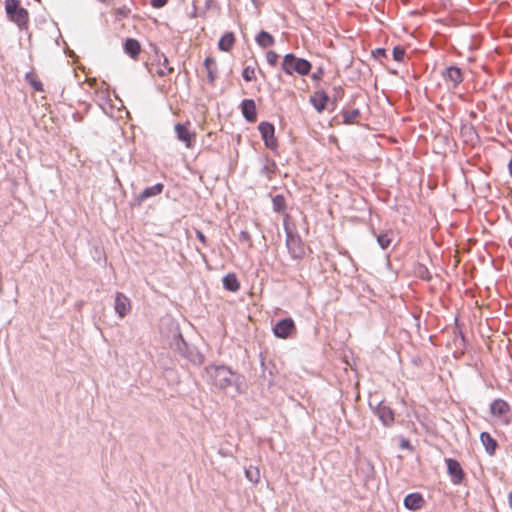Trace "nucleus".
Returning <instances> with one entry per match:
<instances>
[{"mask_svg": "<svg viewBox=\"0 0 512 512\" xmlns=\"http://www.w3.org/2000/svg\"><path fill=\"white\" fill-rule=\"evenodd\" d=\"M205 372L209 378L210 384L220 391L234 387L236 392L241 394L246 390L244 377L233 372L225 365L207 366Z\"/></svg>", "mask_w": 512, "mask_h": 512, "instance_id": "nucleus-1", "label": "nucleus"}, {"mask_svg": "<svg viewBox=\"0 0 512 512\" xmlns=\"http://www.w3.org/2000/svg\"><path fill=\"white\" fill-rule=\"evenodd\" d=\"M282 70L287 75L298 74L306 76L310 73L312 65L303 58L296 57L294 54H286L281 64Z\"/></svg>", "mask_w": 512, "mask_h": 512, "instance_id": "nucleus-2", "label": "nucleus"}, {"mask_svg": "<svg viewBox=\"0 0 512 512\" xmlns=\"http://www.w3.org/2000/svg\"><path fill=\"white\" fill-rule=\"evenodd\" d=\"M5 11L9 20L15 23L20 29L27 27L29 13L25 8L20 6L19 0H6Z\"/></svg>", "mask_w": 512, "mask_h": 512, "instance_id": "nucleus-3", "label": "nucleus"}, {"mask_svg": "<svg viewBox=\"0 0 512 512\" xmlns=\"http://www.w3.org/2000/svg\"><path fill=\"white\" fill-rule=\"evenodd\" d=\"M509 412H510L509 404L502 399H496L490 405V413L492 414V416L494 418L498 419V421L500 423H503L506 425L509 424V422H510Z\"/></svg>", "mask_w": 512, "mask_h": 512, "instance_id": "nucleus-4", "label": "nucleus"}, {"mask_svg": "<svg viewBox=\"0 0 512 512\" xmlns=\"http://www.w3.org/2000/svg\"><path fill=\"white\" fill-rule=\"evenodd\" d=\"M286 245L293 258H301L305 254L304 245L297 234L286 227Z\"/></svg>", "mask_w": 512, "mask_h": 512, "instance_id": "nucleus-5", "label": "nucleus"}, {"mask_svg": "<svg viewBox=\"0 0 512 512\" xmlns=\"http://www.w3.org/2000/svg\"><path fill=\"white\" fill-rule=\"evenodd\" d=\"M296 331L294 321L291 318L280 320L273 327L274 335L281 339H287Z\"/></svg>", "mask_w": 512, "mask_h": 512, "instance_id": "nucleus-6", "label": "nucleus"}, {"mask_svg": "<svg viewBox=\"0 0 512 512\" xmlns=\"http://www.w3.org/2000/svg\"><path fill=\"white\" fill-rule=\"evenodd\" d=\"M131 301L122 292H117L114 299V310L119 318H124L131 312Z\"/></svg>", "mask_w": 512, "mask_h": 512, "instance_id": "nucleus-7", "label": "nucleus"}, {"mask_svg": "<svg viewBox=\"0 0 512 512\" xmlns=\"http://www.w3.org/2000/svg\"><path fill=\"white\" fill-rule=\"evenodd\" d=\"M258 129L266 147L270 149L276 148L277 141L274 136V126L268 122H261Z\"/></svg>", "mask_w": 512, "mask_h": 512, "instance_id": "nucleus-8", "label": "nucleus"}, {"mask_svg": "<svg viewBox=\"0 0 512 512\" xmlns=\"http://www.w3.org/2000/svg\"><path fill=\"white\" fill-rule=\"evenodd\" d=\"M443 78L448 86L457 87L463 81V75L460 68L456 66L447 67L443 72Z\"/></svg>", "mask_w": 512, "mask_h": 512, "instance_id": "nucleus-9", "label": "nucleus"}, {"mask_svg": "<svg viewBox=\"0 0 512 512\" xmlns=\"http://www.w3.org/2000/svg\"><path fill=\"white\" fill-rule=\"evenodd\" d=\"M447 471L454 484H460L464 478V472L458 461L454 459H446Z\"/></svg>", "mask_w": 512, "mask_h": 512, "instance_id": "nucleus-10", "label": "nucleus"}, {"mask_svg": "<svg viewBox=\"0 0 512 512\" xmlns=\"http://www.w3.org/2000/svg\"><path fill=\"white\" fill-rule=\"evenodd\" d=\"M175 132L179 141L185 143L187 148L193 147V141L195 139V133H191L186 125L176 124Z\"/></svg>", "mask_w": 512, "mask_h": 512, "instance_id": "nucleus-11", "label": "nucleus"}, {"mask_svg": "<svg viewBox=\"0 0 512 512\" xmlns=\"http://www.w3.org/2000/svg\"><path fill=\"white\" fill-rule=\"evenodd\" d=\"M329 97L324 90H317L310 97V103L318 113H322L328 103Z\"/></svg>", "mask_w": 512, "mask_h": 512, "instance_id": "nucleus-12", "label": "nucleus"}, {"mask_svg": "<svg viewBox=\"0 0 512 512\" xmlns=\"http://www.w3.org/2000/svg\"><path fill=\"white\" fill-rule=\"evenodd\" d=\"M423 504L424 499L419 493H411L404 498V506L412 511L419 510Z\"/></svg>", "mask_w": 512, "mask_h": 512, "instance_id": "nucleus-13", "label": "nucleus"}, {"mask_svg": "<svg viewBox=\"0 0 512 512\" xmlns=\"http://www.w3.org/2000/svg\"><path fill=\"white\" fill-rule=\"evenodd\" d=\"M163 189H164V185L161 184V183H157V184H155V185H153L151 187H147V188H145L143 190L142 193H140L136 197V200L140 204L141 202H143L147 198H150V197L157 196V195L161 194Z\"/></svg>", "mask_w": 512, "mask_h": 512, "instance_id": "nucleus-14", "label": "nucleus"}, {"mask_svg": "<svg viewBox=\"0 0 512 512\" xmlns=\"http://www.w3.org/2000/svg\"><path fill=\"white\" fill-rule=\"evenodd\" d=\"M242 113L243 116L249 122H253L256 120V105L255 102L251 99H246L242 102Z\"/></svg>", "mask_w": 512, "mask_h": 512, "instance_id": "nucleus-15", "label": "nucleus"}, {"mask_svg": "<svg viewBox=\"0 0 512 512\" xmlns=\"http://www.w3.org/2000/svg\"><path fill=\"white\" fill-rule=\"evenodd\" d=\"M124 51L130 57L135 59L141 52L140 43L136 39L128 38L124 43Z\"/></svg>", "mask_w": 512, "mask_h": 512, "instance_id": "nucleus-16", "label": "nucleus"}, {"mask_svg": "<svg viewBox=\"0 0 512 512\" xmlns=\"http://www.w3.org/2000/svg\"><path fill=\"white\" fill-rule=\"evenodd\" d=\"M481 443L483 444L486 452L489 455H493L495 453V450L497 448V442L494 438L491 437V435L487 432H482L480 435Z\"/></svg>", "mask_w": 512, "mask_h": 512, "instance_id": "nucleus-17", "label": "nucleus"}, {"mask_svg": "<svg viewBox=\"0 0 512 512\" xmlns=\"http://www.w3.org/2000/svg\"><path fill=\"white\" fill-rule=\"evenodd\" d=\"M207 77L210 83H213L217 77V63L214 58L207 57L204 61Z\"/></svg>", "mask_w": 512, "mask_h": 512, "instance_id": "nucleus-18", "label": "nucleus"}, {"mask_svg": "<svg viewBox=\"0 0 512 512\" xmlns=\"http://www.w3.org/2000/svg\"><path fill=\"white\" fill-rule=\"evenodd\" d=\"M377 415L384 425H390L394 420L393 411L386 406H379L377 409Z\"/></svg>", "mask_w": 512, "mask_h": 512, "instance_id": "nucleus-19", "label": "nucleus"}, {"mask_svg": "<svg viewBox=\"0 0 512 512\" xmlns=\"http://www.w3.org/2000/svg\"><path fill=\"white\" fill-rule=\"evenodd\" d=\"M158 61L159 64L156 72L159 76H166L173 72V68L169 66L168 58L164 54L158 55Z\"/></svg>", "mask_w": 512, "mask_h": 512, "instance_id": "nucleus-20", "label": "nucleus"}, {"mask_svg": "<svg viewBox=\"0 0 512 512\" xmlns=\"http://www.w3.org/2000/svg\"><path fill=\"white\" fill-rule=\"evenodd\" d=\"M234 42H235L234 35H233V33L229 32V33L224 34L221 37V39L219 40V43H218V47L220 50L227 52L233 47Z\"/></svg>", "mask_w": 512, "mask_h": 512, "instance_id": "nucleus-21", "label": "nucleus"}, {"mask_svg": "<svg viewBox=\"0 0 512 512\" xmlns=\"http://www.w3.org/2000/svg\"><path fill=\"white\" fill-rule=\"evenodd\" d=\"M256 42L259 46L267 48L274 45L275 41L271 34L266 31H261L256 37Z\"/></svg>", "mask_w": 512, "mask_h": 512, "instance_id": "nucleus-22", "label": "nucleus"}, {"mask_svg": "<svg viewBox=\"0 0 512 512\" xmlns=\"http://www.w3.org/2000/svg\"><path fill=\"white\" fill-rule=\"evenodd\" d=\"M223 286L225 289L235 292L239 289L240 284L237 280V277L234 274H228L226 275L223 280Z\"/></svg>", "mask_w": 512, "mask_h": 512, "instance_id": "nucleus-23", "label": "nucleus"}, {"mask_svg": "<svg viewBox=\"0 0 512 512\" xmlns=\"http://www.w3.org/2000/svg\"><path fill=\"white\" fill-rule=\"evenodd\" d=\"M393 239V233L391 231H386L377 236V242L382 249H387Z\"/></svg>", "mask_w": 512, "mask_h": 512, "instance_id": "nucleus-24", "label": "nucleus"}, {"mask_svg": "<svg viewBox=\"0 0 512 512\" xmlns=\"http://www.w3.org/2000/svg\"><path fill=\"white\" fill-rule=\"evenodd\" d=\"M245 476L246 478L254 483L257 484L260 481V471L257 467L250 466L245 470Z\"/></svg>", "mask_w": 512, "mask_h": 512, "instance_id": "nucleus-25", "label": "nucleus"}, {"mask_svg": "<svg viewBox=\"0 0 512 512\" xmlns=\"http://www.w3.org/2000/svg\"><path fill=\"white\" fill-rule=\"evenodd\" d=\"M273 208L277 212H280L285 208V199L282 195H276L273 198Z\"/></svg>", "mask_w": 512, "mask_h": 512, "instance_id": "nucleus-26", "label": "nucleus"}, {"mask_svg": "<svg viewBox=\"0 0 512 512\" xmlns=\"http://www.w3.org/2000/svg\"><path fill=\"white\" fill-rule=\"evenodd\" d=\"M359 116V111L354 109L351 111H345L343 113V118L345 123H352Z\"/></svg>", "mask_w": 512, "mask_h": 512, "instance_id": "nucleus-27", "label": "nucleus"}, {"mask_svg": "<svg viewBox=\"0 0 512 512\" xmlns=\"http://www.w3.org/2000/svg\"><path fill=\"white\" fill-rule=\"evenodd\" d=\"M242 77L245 81L250 82L255 79V70L254 68L247 66L243 69Z\"/></svg>", "mask_w": 512, "mask_h": 512, "instance_id": "nucleus-28", "label": "nucleus"}, {"mask_svg": "<svg viewBox=\"0 0 512 512\" xmlns=\"http://www.w3.org/2000/svg\"><path fill=\"white\" fill-rule=\"evenodd\" d=\"M279 55L275 51H268L266 53V61L269 65L275 66L278 62Z\"/></svg>", "mask_w": 512, "mask_h": 512, "instance_id": "nucleus-29", "label": "nucleus"}, {"mask_svg": "<svg viewBox=\"0 0 512 512\" xmlns=\"http://www.w3.org/2000/svg\"><path fill=\"white\" fill-rule=\"evenodd\" d=\"M405 51L403 48L397 46L393 49V58L396 61H402L404 59Z\"/></svg>", "mask_w": 512, "mask_h": 512, "instance_id": "nucleus-30", "label": "nucleus"}, {"mask_svg": "<svg viewBox=\"0 0 512 512\" xmlns=\"http://www.w3.org/2000/svg\"><path fill=\"white\" fill-rule=\"evenodd\" d=\"M27 79L29 80L32 87L37 91H42L43 86L42 83L39 80H36L32 75L28 74Z\"/></svg>", "mask_w": 512, "mask_h": 512, "instance_id": "nucleus-31", "label": "nucleus"}, {"mask_svg": "<svg viewBox=\"0 0 512 512\" xmlns=\"http://www.w3.org/2000/svg\"><path fill=\"white\" fill-rule=\"evenodd\" d=\"M239 240L241 242L248 243L249 247L252 246L251 236H250L248 231H241L240 234H239Z\"/></svg>", "mask_w": 512, "mask_h": 512, "instance_id": "nucleus-32", "label": "nucleus"}, {"mask_svg": "<svg viewBox=\"0 0 512 512\" xmlns=\"http://www.w3.org/2000/svg\"><path fill=\"white\" fill-rule=\"evenodd\" d=\"M196 236L203 245H206V243H207L206 237L200 230L196 231Z\"/></svg>", "mask_w": 512, "mask_h": 512, "instance_id": "nucleus-33", "label": "nucleus"}, {"mask_svg": "<svg viewBox=\"0 0 512 512\" xmlns=\"http://www.w3.org/2000/svg\"><path fill=\"white\" fill-rule=\"evenodd\" d=\"M167 0H151V3L154 7H162L166 4Z\"/></svg>", "mask_w": 512, "mask_h": 512, "instance_id": "nucleus-34", "label": "nucleus"}, {"mask_svg": "<svg viewBox=\"0 0 512 512\" xmlns=\"http://www.w3.org/2000/svg\"><path fill=\"white\" fill-rule=\"evenodd\" d=\"M322 74H323L322 70L319 69L317 72L312 74V79L313 80H320L321 77H322Z\"/></svg>", "mask_w": 512, "mask_h": 512, "instance_id": "nucleus-35", "label": "nucleus"}, {"mask_svg": "<svg viewBox=\"0 0 512 512\" xmlns=\"http://www.w3.org/2000/svg\"><path fill=\"white\" fill-rule=\"evenodd\" d=\"M508 169H509L510 175L512 176V159L510 160V162L508 164Z\"/></svg>", "mask_w": 512, "mask_h": 512, "instance_id": "nucleus-36", "label": "nucleus"}, {"mask_svg": "<svg viewBox=\"0 0 512 512\" xmlns=\"http://www.w3.org/2000/svg\"><path fill=\"white\" fill-rule=\"evenodd\" d=\"M509 503H510V506L512 507V493L509 494Z\"/></svg>", "mask_w": 512, "mask_h": 512, "instance_id": "nucleus-37", "label": "nucleus"}, {"mask_svg": "<svg viewBox=\"0 0 512 512\" xmlns=\"http://www.w3.org/2000/svg\"><path fill=\"white\" fill-rule=\"evenodd\" d=\"M253 3L255 2V0H251Z\"/></svg>", "mask_w": 512, "mask_h": 512, "instance_id": "nucleus-38", "label": "nucleus"}]
</instances>
